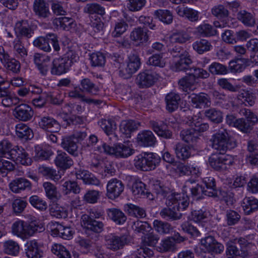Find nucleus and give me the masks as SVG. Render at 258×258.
Instances as JSON below:
<instances>
[{
  "mask_svg": "<svg viewBox=\"0 0 258 258\" xmlns=\"http://www.w3.org/2000/svg\"><path fill=\"white\" fill-rule=\"evenodd\" d=\"M213 149L218 151L220 154H224L228 149L234 148L236 142L229 136L225 130L219 131L214 134L210 140Z\"/></svg>",
  "mask_w": 258,
  "mask_h": 258,
  "instance_id": "obj_1",
  "label": "nucleus"
},
{
  "mask_svg": "<svg viewBox=\"0 0 258 258\" xmlns=\"http://www.w3.org/2000/svg\"><path fill=\"white\" fill-rule=\"evenodd\" d=\"M37 228L38 226L35 223L28 224L24 221L18 220L13 224L12 232L22 239H26L34 235Z\"/></svg>",
  "mask_w": 258,
  "mask_h": 258,
  "instance_id": "obj_2",
  "label": "nucleus"
},
{
  "mask_svg": "<svg viewBox=\"0 0 258 258\" xmlns=\"http://www.w3.org/2000/svg\"><path fill=\"white\" fill-rule=\"evenodd\" d=\"M172 52L177 53L173 54L174 56L179 57V59L175 62L173 66L174 70L175 71H186L188 70L189 65L192 62L189 53L181 47L173 48Z\"/></svg>",
  "mask_w": 258,
  "mask_h": 258,
  "instance_id": "obj_3",
  "label": "nucleus"
},
{
  "mask_svg": "<svg viewBox=\"0 0 258 258\" xmlns=\"http://www.w3.org/2000/svg\"><path fill=\"white\" fill-rule=\"evenodd\" d=\"M102 148L105 153L114 155L116 157H127L134 153V150L122 144L115 145L113 147L104 143Z\"/></svg>",
  "mask_w": 258,
  "mask_h": 258,
  "instance_id": "obj_4",
  "label": "nucleus"
},
{
  "mask_svg": "<svg viewBox=\"0 0 258 258\" xmlns=\"http://www.w3.org/2000/svg\"><path fill=\"white\" fill-rule=\"evenodd\" d=\"M159 78L158 74L146 70L141 72L137 76L136 83L140 88H147L152 86Z\"/></svg>",
  "mask_w": 258,
  "mask_h": 258,
  "instance_id": "obj_5",
  "label": "nucleus"
},
{
  "mask_svg": "<svg viewBox=\"0 0 258 258\" xmlns=\"http://www.w3.org/2000/svg\"><path fill=\"white\" fill-rule=\"evenodd\" d=\"M107 248L112 251H116L123 248L128 243V236L126 235L120 236L111 234L106 237Z\"/></svg>",
  "mask_w": 258,
  "mask_h": 258,
  "instance_id": "obj_6",
  "label": "nucleus"
},
{
  "mask_svg": "<svg viewBox=\"0 0 258 258\" xmlns=\"http://www.w3.org/2000/svg\"><path fill=\"white\" fill-rule=\"evenodd\" d=\"M0 61L8 71L13 73H18L20 71L21 65L19 61L14 58H11L3 46H0Z\"/></svg>",
  "mask_w": 258,
  "mask_h": 258,
  "instance_id": "obj_7",
  "label": "nucleus"
},
{
  "mask_svg": "<svg viewBox=\"0 0 258 258\" xmlns=\"http://www.w3.org/2000/svg\"><path fill=\"white\" fill-rule=\"evenodd\" d=\"M209 162L213 168L218 171H221L227 169L232 164L233 161L230 156L214 154L209 158Z\"/></svg>",
  "mask_w": 258,
  "mask_h": 258,
  "instance_id": "obj_8",
  "label": "nucleus"
},
{
  "mask_svg": "<svg viewBox=\"0 0 258 258\" xmlns=\"http://www.w3.org/2000/svg\"><path fill=\"white\" fill-rule=\"evenodd\" d=\"M39 126L45 131L58 133L61 128L60 124L53 117L49 116H39Z\"/></svg>",
  "mask_w": 258,
  "mask_h": 258,
  "instance_id": "obj_9",
  "label": "nucleus"
},
{
  "mask_svg": "<svg viewBox=\"0 0 258 258\" xmlns=\"http://www.w3.org/2000/svg\"><path fill=\"white\" fill-rule=\"evenodd\" d=\"M14 31L16 35V39L22 37L30 38L34 34V31L29 26L28 20H22L16 22L14 27Z\"/></svg>",
  "mask_w": 258,
  "mask_h": 258,
  "instance_id": "obj_10",
  "label": "nucleus"
},
{
  "mask_svg": "<svg viewBox=\"0 0 258 258\" xmlns=\"http://www.w3.org/2000/svg\"><path fill=\"white\" fill-rule=\"evenodd\" d=\"M124 190V185L121 181L113 178L110 180L107 185V196L111 200L118 198Z\"/></svg>",
  "mask_w": 258,
  "mask_h": 258,
  "instance_id": "obj_11",
  "label": "nucleus"
},
{
  "mask_svg": "<svg viewBox=\"0 0 258 258\" xmlns=\"http://www.w3.org/2000/svg\"><path fill=\"white\" fill-rule=\"evenodd\" d=\"M33 10L35 15L39 18L46 19L51 15L49 4L45 0H34Z\"/></svg>",
  "mask_w": 258,
  "mask_h": 258,
  "instance_id": "obj_12",
  "label": "nucleus"
},
{
  "mask_svg": "<svg viewBox=\"0 0 258 258\" xmlns=\"http://www.w3.org/2000/svg\"><path fill=\"white\" fill-rule=\"evenodd\" d=\"M189 97L192 106L196 108H205L211 105V99L209 96L206 93H193Z\"/></svg>",
  "mask_w": 258,
  "mask_h": 258,
  "instance_id": "obj_13",
  "label": "nucleus"
},
{
  "mask_svg": "<svg viewBox=\"0 0 258 258\" xmlns=\"http://www.w3.org/2000/svg\"><path fill=\"white\" fill-rule=\"evenodd\" d=\"M149 124L151 128L158 136L165 139L172 138V132L166 129L165 126H167V124L165 122L151 120L149 122Z\"/></svg>",
  "mask_w": 258,
  "mask_h": 258,
  "instance_id": "obj_14",
  "label": "nucleus"
},
{
  "mask_svg": "<svg viewBox=\"0 0 258 258\" xmlns=\"http://www.w3.org/2000/svg\"><path fill=\"white\" fill-rule=\"evenodd\" d=\"M4 81L0 82V102L5 107H10L17 102V98L13 96L8 88L2 87Z\"/></svg>",
  "mask_w": 258,
  "mask_h": 258,
  "instance_id": "obj_15",
  "label": "nucleus"
},
{
  "mask_svg": "<svg viewBox=\"0 0 258 258\" xmlns=\"http://www.w3.org/2000/svg\"><path fill=\"white\" fill-rule=\"evenodd\" d=\"M15 117L21 121L30 120L33 116V111L32 108L27 104H22L18 106L14 111Z\"/></svg>",
  "mask_w": 258,
  "mask_h": 258,
  "instance_id": "obj_16",
  "label": "nucleus"
},
{
  "mask_svg": "<svg viewBox=\"0 0 258 258\" xmlns=\"http://www.w3.org/2000/svg\"><path fill=\"white\" fill-rule=\"evenodd\" d=\"M173 205V209L177 208L178 211L185 210L189 206V198L184 194H174L169 199Z\"/></svg>",
  "mask_w": 258,
  "mask_h": 258,
  "instance_id": "obj_17",
  "label": "nucleus"
},
{
  "mask_svg": "<svg viewBox=\"0 0 258 258\" xmlns=\"http://www.w3.org/2000/svg\"><path fill=\"white\" fill-rule=\"evenodd\" d=\"M137 141L139 145L144 147H152L157 141L153 133L149 130L143 131L138 134Z\"/></svg>",
  "mask_w": 258,
  "mask_h": 258,
  "instance_id": "obj_18",
  "label": "nucleus"
},
{
  "mask_svg": "<svg viewBox=\"0 0 258 258\" xmlns=\"http://www.w3.org/2000/svg\"><path fill=\"white\" fill-rule=\"evenodd\" d=\"M54 163L57 167L63 170L70 168L74 165L72 158L61 151H57Z\"/></svg>",
  "mask_w": 258,
  "mask_h": 258,
  "instance_id": "obj_19",
  "label": "nucleus"
},
{
  "mask_svg": "<svg viewBox=\"0 0 258 258\" xmlns=\"http://www.w3.org/2000/svg\"><path fill=\"white\" fill-rule=\"evenodd\" d=\"M52 63L51 73L56 75H60L67 73L71 67L70 62H69L66 58H55Z\"/></svg>",
  "mask_w": 258,
  "mask_h": 258,
  "instance_id": "obj_20",
  "label": "nucleus"
},
{
  "mask_svg": "<svg viewBox=\"0 0 258 258\" xmlns=\"http://www.w3.org/2000/svg\"><path fill=\"white\" fill-rule=\"evenodd\" d=\"M60 145L62 149L70 155L74 157L78 156V145L71 136L63 138Z\"/></svg>",
  "mask_w": 258,
  "mask_h": 258,
  "instance_id": "obj_21",
  "label": "nucleus"
},
{
  "mask_svg": "<svg viewBox=\"0 0 258 258\" xmlns=\"http://www.w3.org/2000/svg\"><path fill=\"white\" fill-rule=\"evenodd\" d=\"M17 148L16 150L12 151L13 156L11 158L15 160L17 164L28 165L31 163V159L29 157L28 153L22 148Z\"/></svg>",
  "mask_w": 258,
  "mask_h": 258,
  "instance_id": "obj_22",
  "label": "nucleus"
},
{
  "mask_svg": "<svg viewBox=\"0 0 258 258\" xmlns=\"http://www.w3.org/2000/svg\"><path fill=\"white\" fill-rule=\"evenodd\" d=\"M26 254L29 258H40L43 252L35 240L28 241L26 244Z\"/></svg>",
  "mask_w": 258,
  "mask_h": 258,
  "instance_id": "obj_23",
  "label": "nucleus"
},
{
  "mask_svg": "<svg viewBox=\"0 0 258 258\" xmlns=\"http://www.w3.org/2000/svg\"><path fill=\"white\" fill-rule=\"evenodd\" d=\"M140 126V122L133 120H123L120 124L119 130L126 137H131V134Z\"/></svg>",
  "mask_w": 258,
  "mask_h": 258,
  "instance_id": "obj_24",
  "label": "nucleus"
},
{
  "mask_svg": "<svg viewBox=\"0 0 258 258\" xmlns=\"http://www.w3.org/2000/svg\"><path fill=\"white\" fill-rule=\"evenodd\" d=\"M31 183L26 179L18 178L13 180L10 184L11 190L15 193H19L27 188H30Z\"/></svg>",
  "mask_w": 258,
  "mask_h": 258,
  "instance_id": "obj_25",
  "label": "nucleus"
},
{
  "mask_svg": "<svg viewBox=\"0 0 258 258\" xmlns=\"http://www.w3.org/2000/svg\"><path fill=\"white\" fill-rule=\"evenodd\" d=\"M176 11L179 16L184 17L191 22H196L199 20V13L195 10L187 7H178Z\"/></svg>",
  "mask_w": 258,
  "mask_h": 258,
  "instance_id": "obj_26",
  "label": "nucleus"
},
{
  "mask_svg": "<svg viewBox=\"0 0 258 258\" xmlns=\"http://www.w3.org/2000/svg\"><path fill=\"white\" fill-rule=\"evenodd\" d=\"M112 59L114 61V65L119 69V75L123 79H128L132 77L133 74L127 67V65L122 64V57L120 56L117 57L114 56Z\"/></svg>",
  "mask_w": 258,
  "mask_h": 258,
  "instance_id": "obj_27",
  "label": "nucleus"
},
{
  "mask_svg": "<svg viewBox=\"0 0 258 258\" xmlns=\"http://www.w3.org/2000/svg\"><path fill=\"white\" fill-rule=\"evenodd\" d=\"M180 136L181 139L188 144H194L199 139L200 134L193 127L181 131Z\"/></svg>",
  "mask_w": 258,
  "mask_h": 258,
  "instance_id": "obj_28",
  "label": "nucleus"
},
{
  "mask_svg": "<svg viewBox=\"0 0 258 258\" xmlns=\"http://www.w3.org/2000/svg\"><path fill=\"white\" fill-rule=\"evenodd\" d=\"M16 136L20 139L27 140L33 137L32 130L26 124L20 123L15 127Z\"/></svg>",
  "mask_w": 258,
  "mask_h": 258,
  "instance_id": "obj_29",
  "label": "nucleus"
},
{
  "mask_svg": "<svg viewBox=\"0 0 258 258\" xmlns=\"http://www.w3.org/2000/svg\"><path fill=\"white\" fill-rule=\"evenodd\" d=\"M237 19L247 27H252L255 24L254 15L244 10H240L237 13Z\"/></svg>",
  "mask_w": 258,
  "mask_h": 258,
  "instance_id": "obj_30",
  "label": "nucleus"
},
{
  "mask_svg": "<svg viewBox=\"0 0 258 258\" xmlns=\"http://www.w3.org/2000/svg\"><path fill=\"white\" fill-rule=\"evenodd\" d=\"M242 207L245 214L249 215L258 210V200L253 197H245Z\"/></svg>",
  "mask_w": 258,
  "mask_h": 258,
  "instance_id": "obj_31",
  "label": "nucleus"
},
{
  "mask_svg": "<svg viewBox=\"0 0 258 258\" xmlns=\"http://www.w3.org/2000/svg\"><path fill=\"white\" fill-rule=\"evenodd\" d=\"M174 149L176 157L180 160L185 161L191 156L190 147L181 143H177Z\"/></svg>",
  "mask_w": 258,
  "mask_h": 258,
  "instance_id": "obj_32",
  "label": "nucleus"
},
{
  "mask_svg": "<svg viewBox=\"0 0 258 258\" xmlns=\"http://www.w3.org/2000/svg\"><path fill=\"white\" fill-rule=\"evenodd\" d=\"M166 108L170 112H172L177 109L180 97L178 94L170 92L165 97Z\"/></svg>",
  "mask_w": 258,
  "mask_h": 258,
  "instance_id": "obj_33",
  "label": "nucleus"
},
{
  "mask_svg": "<svg viewBox=\"0 0 258 258\" xmlns=\"http://www.w3.org/2000/svg\"><path fill=\"white\" fill-rule=\"evenodd\" d=\"M80 84L83 90L91 96L97 95L100 91L98 86L88 78L82 79Z\"/></svg>",
  "mask_w": 258,
  "mask_h": 258,
  "instance_id": "obj_34",
  "label": "nucleus"
},
{
  "mask_svg": "<svg viewBox=\"0 0 258 258\" xmlns=\"http://www.w3.org/2000/svg\"><path fill=\"white\" fill-rule=\"evenodd\" d=\"M82 225L87 229L96 233L102 231L104 227V224L102 221L92 219H87L86 218L83 219Z\"/></svg>",
  "mask_w": 258,
  "mask_h": 258,
  "instance_id": "obj_35",
  "label": "nucleus"
},
{
  "mask_svg": "<svg viewBox=\"0 0 258 258\" xmlns=\"http://www.w3.org/2000/svg\"><path fill=\"white\" fill-rule=\"evenodd\" d=\"M130 38L132 40L138 43L146 42L148 40L146 30L141 27L135 28L131 33Z\"/></svg>",
  "mask_w": 258,
  "mask_h": 258,
  "instance_id": "obj_36",
  "label": "nucleus"
},
{
  "mask_svg": "<svg viewBox=\"0 0 258 258\" xmlns=\"http://www.w3.org/2000/svg\"><path fill=\"white\" fill-rule=\"evenodd\" d=\"M68 96L70 98L75 99H79L82 101L88 104H100L101 103V100L93 99L90 98L86 97L84 95L81 93L80 91L77 87H75L73 90L68 93Z\"/></svg>",
  "mask_w": 258,
  "mask_h": 258,
  "instance_id": "obj_37",
  "label": "nucleus"
},
{
  "mask_svg": "<svg viewBox=\"0 0 258 258\" xmlns=\"http://www.w3.org/2000/svg\"><path fill=\"white\" fill-rule=\"evenodd\" d=\"M187 189L190 190L192 196H198L203 194V187L192 179H188L185 182L183 190L186 192Z\"/></svg>",
  "mask_w": 258,
  "mask_h": 258,
  "instance_id": "obj_38",
  "label": "nucleus"
},
{
  "mask_svg": "<svg viewBox=\"0 0 258 258\" xmlns=\"http://www.w3.org/2000/svg\"><path fill=\"white\" fill-rule=\"evenodd\" d=\"M43 187L46 194V196L51 200H58L60 197V195L57 189L56 186L50 182H45L43 183Z\"/></svg>",
  "mask_w": 258,
  "mask_h": 258,
  "instance_id": "obj_39",
  "label": "nucleus"
},
{
  "mask_svg": "<svg viewBox=\"0 0 258 258\" xmlns=\"http://www.w3.org/2000/svg\"><path fill=\"white\" fill-rule=\"evenodd\" d=\"M191 37L186 31L182 30L173 33L169 37L171 43H184L190 40Z\"/></svg>",
  "mask_w": 258,
  "mask_h": 258,
  "instance_id": "obj_40",
  "label": "nucleus"
},
{
  "mask_svg": "<svg viewBox=\"0 0 258 258\" xmlns=\"http://www.w3.org/2000/svg\"><path fill=\"white\" fill-rule=\"evenodd\" d=\"M77 179H81L86 184L99 185L100 184V180L93 175L90 174L87 171H79L76 173Z\"/></svg>",
  "mask_w": 258,
  "mask_h": 258,
  "instance_id": "obj_41",
  "label": "nucleus"
},
{
  "mask_svg": "<svg viewBox=\"0 0 258 258\" xmlns=\"http://www.w3.org/2000/svg\"><path fill=\"white\" fill-rule=\"evenodd\" d=\"M160 215L162 218L168 221L178 220L182 217V214L176 212L173 208L172 209L170 208L163 209L160 212Z\"/></svg>",
  "mask_w": 258,
  "mask_h": 258,
  "instance_id": "obj_42",
  "label": "nucleus"
},
{
  "mask_svg": "<svg viewBox=\"0 0 258 258\" xmlns=\"http://www.w3.org/2000/svg\"><path fill=\"white\" fill-rule=\"evenodd\" d=\"M196 83L195 78L190 73L180 79L178 82L179 85L185 92H187L188 90H194L196 88L195 86Z\"/></svg>",
  "mask_w": 258,
  "mask_h": 258,
  "instance_id": "obj_43",
  "label": "nucleus"
},
{
  "mask_svg": "<svg viewBox=\"0 0 258 258\" xmlns=\"http://www.w3.org/2000/svg\"><path fill=\"white\" fill-rule=\"evenodd\" d=\"M108 215L112 221L118 225L123 224L126 220V217L125 214L117 209H109Z\"/></svg>",
  "mask_w": 258,
  "mask_h": 258,
  "instance_id": "obj_44",
  "label": "nucleus"
},
{
  "mask_svg": "<svg viewBox=\"0 0 258 258\" xmlns=\"http://www.w3.org/2000/svg\"><path fill=\"white\" fill-rule=\"evenodd\" d=\"M147 64L152 67L163 68L166 64V59L163 58V53L154 54L149 57Z\"/></svg>",
  "mask_w": 258,
  "mask_h": 258,
  "instance_id": "obj_45",
  "label": "nucleus"
},
{
  "mask_svg": "<svg viewBox=\"0 0 258 258\" xmlns=\"http://www.w3.org/2000/svg\"><path fill=\"white\" fill-rule=\"evenodd\" d=\"M100 125L107 135H113L117 138V135L114 133L116 129V125L114 120L111 119H102Z\"/></svg>",
  "mask_w": 258,
  "mask_h": 258,
  "instance_id": "obj_46",
  "label": "nucleus"
},
{
  "mask_svg": "<svg viewBox=\"0 0 258 258\" xmlns=\"http://www.w3.org/2000/svg\"><path fill=\"white\" fill-rule=\"evenodd\" d=\"M237 98L246 105L253 106L255 102L256 96L254 94L248 90H243L238 94Z\"/></svg>",
  "mask_w": 258,
  "mask_h": 258,
  "instance_id": "obj_47",
  "label": "nucleus"
},
{
  "mask_svg": "<svg viewBox=\"0 0 258 258\" xmlns=\"http://www.w3.org/2000/svg\"><path fill=\"white\" fill-rule=\"evenodd\" d=\"M49 211L52 216L57 218H66L68 216V212L66 208L56 203H53L50 205Z\"/></svg>",
  "mask_w": 258,
  "mask_h": 258,
  "instance_id": "obj_48",
  "label": "nucleus"
},
{
  "mask_svg": "<svg viewBox=\"0 0 258 258\" xmlns=\"http://www.w3.org/2000/svg\"><path fill=\"white\" fill-rule=\"evenodd\" d=\"M51 250L58 258H71L70 251L61 244H53L51 246Z\"/></svg>",
  "mask_w": 258,
  "mask_h": 258,
  "instance_id": "obj_49",
  "label": "nucleus"
},
{
  "mask_svg": "<svg viewBox=\"0 0 258 258\" xmlns=\"http://www.w3.org/2000/svg\"><path fill=\"white\" fill-rule=\"evenodd\" d=\"M204 115L208 119L214 123H219L222 121V113L216 108H212L206 110Z\"/></svg>",
  "mask_w": 258,
  "mask_h": 258,
  "instance_id": "obj_50",
  "label": "nucleus"
},
{
  "mask_svg": "<svg viewBox=\"0 0 258 258\" xmlns=\"http://www.w3.org/2000/svg\"><path fill=\"white\" fill-rule=\"evenodd\" d=\"M19 244L14 240H9L4 243V251L8 254L16 255L19 252Z\"/></svg>",
  "mask_w": 258,
  "mask_h": 258,
  "instance_id": "obj_51",
  "label": "nucleus"
},
{
  "mask_svg": "<svg viewBox=\"0 0 258 258\" xmlns=\"http://www.w3.org/2000/svg\"><path fill=\"white\" fill-rule=\"evenodd\" d=\"M155 230L160 234H168L172 230L171 224L167 222L155 220L153 222Z\"/></svg>",
  "mask_w": 258,
  "mask_h": 258,
  "instance_id": "obj_52",
  "label": "nucleus"
},
{
  "mask_svg": "<svg viewBox=\"0 0 258 258\" xmlns=\"http://www.w3.org/2000/svg\"><path fill=\"white\" fill-rule=\"evenodd\" d=\"M16 149L12 148L11 143L8 140H3L0 142V156L11 158L13 156L12 151Z\"/></svg>",
  "mask_w": 258,
  "mask_h": 258,
  "instance_id": "obj_53",
  "label": "nucleus"
},
{
  "mask_svg": "<svg viewBox=\"0 0 258 258\" xmlns=\"http://www.w3.org/2000/svg\"><path fill=\"white\" fill-rule=\"evenodd\" d=\"M14 53L18 58H25L27 55V50L23 45L20 39H15L13 41Z\"/></svg>",
  "mask_w": 258,
  "mask_h": 258,
  "instance_id": "obj_54",
  "label": "nucleus"
},
{
  "mask_svg": "<svg viewBox=\"0 0 258 258\" xmlns=\"http://www.w3.org/2000/svg\"><path fill=\"white\" fill-rule=\"evenodd\" d=\"M211 46V43L205 39L197 40L192 44L194 49L199 54L209 51Z\"/></svg>",
  "mask_w": 258,
  "mask_h": 258,
  "instance_id": "obj_55",
  "label": "nucleus"
},
{
  "mask_svg": "<svg viewBox=\"0 0 258 258\" xmlns=\"http://www.w3.org/2000/svg\"><path fill=\"white\" fill-rule=\"evenodd\" d=\"M197 32L202 36L210 37L217 34V31L209 24H203L197 28Z\"/></svg>",
  "mask_w": 258,
  "mask_h": 258,
  "instance_id": "obj_56",
  "label": "nucleus"
},
{
  "mask_svg": "<svg viewBox=\"0 0 258 258\" xmlns=\"http://www.w3.org/2000/svg\"><path fill=\"white\" fill-rule=\"evenodd\" d=\"M156 18L165 24H170L173 20L172 13L167 10H158L154 12Z\"/></svg>",
  "mask_w": 258,
  "mask_h": 258,
  "instance_id": "obj_57",
  "label": "nucleus"
},
{
  "mask_svg": "<svg viewBox=\"0 0 258 258\" xmlns=\"http://www.w3.org/2000/svg\"><path fill=\"white\" fill-rule=\"evenodd\" d=\"M49 41L46 35L45 37L37 38L34 40L33 44L34 46L44 51L49 52L51 50V47L49 44Z\"/></svg>",
  "mask_w": 258,
  "mask_h": 258,
  "instance_id": "obj_58",
  "label": "nucleus"
},
{
  "mask_svg": "<svg viewBox=\"0 0 258 258\" xmlns=\"http://www.w3.org/2000/svg\"><path fill=\"white\" fill-rule=\"evenodd\" d=\"M125 209L127 213L131 216L140 218H143L146 216V212L143 209L133 204L126 205Z\"/></svg>",
  "mask_w": 258,
  "mask_h": 258,
  "instance_id": "obj_59",
  "label": "nucleus"
},
{
  "mask_svg": "<svg viewBox=\"0 0 258 258\" xmlns=\"http://www.w3.org/2000/svg\"><path fill=\"white\" fill-rule=\"evenodd\" d=\"M202 119L197 116L191 117L189 120V125L193 127L194 129L200 134V132H204L209 128V124L206 123H201L200 120Z\"/></svg>",
  "mask_w": 258,
  "mask_h": 258,
  "instance_id": "obj_60",
  "label": "nucleus"
},
{
  "mask_svg": "<svg viewBox=\"0 0 258 258\" xmlns=\"http://www.w3.org/2000/svg\"><path fill=\"white\" fill-rule=\"evenodd\" d=\"M209 72L214 75H222L228 73L227 67L219 62H214L210 65Z\"/></svg>",
  "mask_w": 258,
  "mask_h": 258,
  "instance_id": "obj_61",
  "label": "nucleus"
},
{
  "mask_svg": "<svg viewBox=\"0 0 258 258\" xmlns=\"http://www.w3.org/2000/svg\"><path fill=\"white\" fill-rule=\"evenodd\" d=\"M211 14L218 19H224L228 17L229 13L223 5H218L211 9Z\"/></svg>",
  "mask_w": 258,
  "mask_h": 258,
  "instance_id": "obj_62",
  "label": "nucleus"
},
{
  "mask_svg": "<svg viewBox=\"0 0 258 258\" xmlns=\"http://www.w3.org/2000/svg\"><path fill=\"white\" fill-rule=\"evenodd\" d=\"M90 59L93 67H102L104 66L106 61L105 55L100 52L92 53L90 55Z\"/></svg>",
  "mask_w": 258,
  "mask_h": 258,
  "instance_id": "obj_63",
  "label": "nucleus"
},
{
  "mask_svg": "<svg viewBox=\"0 0 258 258\" xmlns=\"http://www.w3.org/2000/svg\"><path fill=\"white\" fill-rule=\"evenodd\" d=\"M55 230L60 237L64 239H70L73 234V231L71 227L64 226L61 224H58Z\"/></svg>",
  "mask_w": 258,
  "mask_h": 258,
  "instance_id": "obj_64",
  "label": "nucleus"
}]
</instances>
